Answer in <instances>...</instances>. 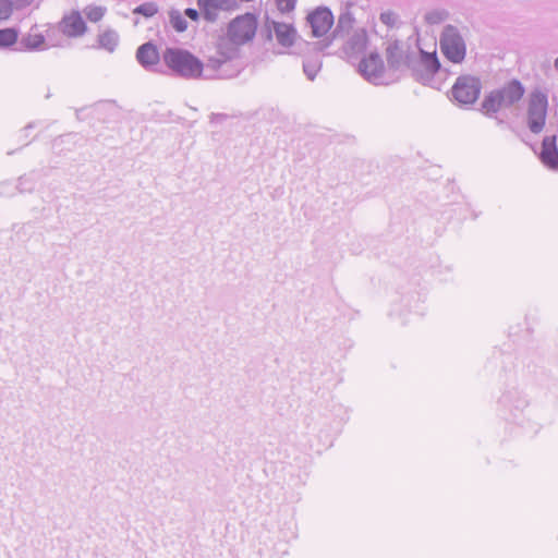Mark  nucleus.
I'll return each mask as SVG.
<instances>
[{
  "instance_id": "nucleus-1",
  "label": "nucleus",
  "mask_w": 558,
  "mask_h": 558,
  "mask_svg": "<svg viewBox=\"0 0 558 558\" xmlns=\"http://www.w3.org/2000/svg\"><path fill=\"white\" fill-rule=\"evenodd\" d=\"M498 405L502 417L508 423L526 428L532 433L538 430V425L527 417L530 400L518 386L507 387L498 400Z\"/></svg>"
},
{
  "instance_id": "nucleus-2",
  "label": "nucleus",
  "mask_w": 558,
  "mask_h": 558,
  "mask_svg": "<svg viewBox=\"0 0 558 558\" xmlns=\"http://www.w3.org/2000/svg\"><path fill=\"white\" fill-rule=\"evenodd\" d=\"M525 93L523 84L518 78H512L507 82L502 87L490 90L485 95L482 104V112L490 118L497 119L498 123H504V120L497 118V113L501 108H510L519 102Z\"/></svg>"
},
{
  "instance_id": "nucleus-3",
  "label": "nucleus",
  "mask_w": 558,
  "mask_h": 558,
  "mask_svg": "<svg viewBox=\"0 0 558 558\" xmlns=\"http://www.w3.org/2000/svg\"><path fill=\"white\" fill-rule=\"evenodd\" d=\"M420 57H414L411 63L412 77L425 85L435 89H439L447 77V70L441 68L436 51L427 52L417 46Z\"/></svg>"
},
{
  "instance_id": "nucleus-4",
  "label": "nucleus",
  "mask_w": 558,
  "mask_h": 558,
  "mask_svg": "<svg viewBox=\"0 0 558 558\" xmlns=\"http://www.w3.org/2000/svg\"><path fill=\"white\" fill-rule=\"evenodd\" d=\"M165 64L183 78H204L205 66L196 56L183 48L168 47L162 53Z\"/></svg>"
},
{
  "instance_id": "nucleus-5",
  "label": "nucleus",
  "mask_w": 558,
  "mask_h": 558,
  "mask_svg": "<svg viewBox=\"0 0 558 558\" xmlns=\"http://www.w3.org/2000/svg\"><path fill=\"white\" fill-rule=\"evenodd\" d=\"M548 97L543 90L536 88L531 92L527 104L526 124L529 130L538 134L546 122Z\"/></svg>"
},
{
  "instance_id": "nucleus-6",
  "label": "nucleus",
  "mask_w": 558,
  "mask_h": 558,
  "mask_svg": "<svg viewBox=\"0 0 558 558\" xmlns=\"http://www.w3.org/2000/svg\"><path fill=\"white\" fill-rule=\"evenodd\" d=\"M440 49L442 54L452 63H461L466 54V46L459 29L448 24L440 34Z\"/></svg>"
},
{
  "instance_id": "nucleus-7",
  "label": "nucleus",
  "mask_w": 558,
  "mask_h": 558,
  "mask_svg": "<svg viewBox=\"0 0 558 558\" xmlns=\"http://www.w3.org/2000/svg\"><path fill=\"white\" fill-rule=\"evenodd\" d=\"M482 90L480 77L464 74L457 77L451 87L452 99L460 106H471L478 99Z\"/></svg>"
},
{
  "instance_id": "nucleus-8",
  "label": "nucleus",
  "mask_w": 558,
  "mask_h": 558,
  "mask_svg": "<svg viewBox=\"0 0 558 558\" xmlns=\"http://www.w3.org/2000/svg\"><path fill=\"white\" fill-rule=\"evenodd\" d=\"M354 22L355 19L353 14L348 9L343 10L338 17L337 25L332 31L331 36L318 41H304L303 50H306L307 52H315L316 54L325 51V49L331 45L333 39L343 38L349 35L350 31L353 28Z\"/></svg>"
},
{
  "instance_id": "nucleus-9",
  "label": "nucleus",
  "mask_w": 558,
  "mask_h": 558,
  "mask_svg": "<svg viewBox=\"0 0 558 558\" xmlns=\"http://www.w3.org/2000/svg\"><path fill=\"white\" fill-rule=\"evenodd\" d=\"M257 28V20L253 13H245L233 19L228 26L231 43L243 45L253 39Z\"/></svg>"
},
{
  "instance_id": "nucleus-10",
  "label": "nucleus",
  "mask_w": 558,
  "mask_h": 558,
  "mask_svg": "<svg viewBox=\"0 0 558 558\" xmlns=\"http://www.w3.org/2000/svg\"><path fill=\"white\" fill-rule=\"evenodd\" d=\"M242 71L239 60L223 62L218 59H208L205 66V80H227L238 76Z\"/></svg>"
},
{
  "instance_id": "nucleus-11",
  "label": "nucleus",
  "mask_w": 558,
  "mask_h": 558,
  "mask_svg": "<svg viewBox=\"0 0 558 558\" xmlns=\"http://www.w3.org/2000/svg\"><path fill=\"white\" fill-rule=\"evenodd\" d=\"M414 57L415 51L410 47L404 50L398 40L390 43L386 49L387 64L392 71H399L403 66L410 70Z\"/></svg>"
},
{
  "instance_id": "nucleus-12",
  "label": "nucleus",
  "mask_w": 558,
  "mask_h": 558,
  "mask_svg": "<svg viewBox=\"0 0 558 558\" xmlns=\"http://www.w3.org/2000/svg\"><path fill=\"white\" fill-rule=\"evenodd\" d=\"M307 23L312 28L314 37H323L333 25V14L327 7H319L311 12L307 16Z\"/></svg>"
},
{
  "instance_id": "nucleus-13",
  "label": "nucleus",
  "mask_w": 558,
  "mask_h": 558,
  "mask_svg": "<svg viewBox=\"0 0 558 558\" xmlns=\"http://www.w3.org/2000/svg\"><path fill=\"white\" fill-rule=\"evenodd\" d=\"M385 70L384 61L378 52H371L363 58L359 64V71L364 78L371 83L377 84Z\"/></svg>"
},
{
  "instance_id": "nucleus-14",
  "label": "nucleus",
  "mask_w": 558,
  "mask_h": 558,
  "mask_svg": "<svg viewBox=\"0 0 558 558\" xmlns=\"http://www.w3.org/2000/svg\"><path fill=\"white\" fill-rule=\"evenodd\" d=\"M538 157L546 168L554 171L558 170V147L556 135L545 136L543 138Z\"/></svg>"
},
{
  "instance_id": "nucleus-15",
  "label": "nucleus",
  "mask_w": 558,
  "mask_h": 558,
  "mask_svg": "<svg viewBox=\"0 0 558 558\" xmlns=\"http://www.w3.org/2000/svg\"><path fill=\"white\" fill-rule=\"evenodd\" d=\"M61 32L68 37H80L85 34L87 26L78 11L65 15L59 23Z\"/></svg>"
},
{
  "instance_id": "nucleus-16",
  "label": "nucleus",
  "mask_w": 558,
  "mask_h": 558,
  "mask_svg": "<svg viewBox=\"0 0 558 558\" xmlns=\"http://www.w3.org/2000/svg\"><path fill=\"white\" fill-rule=\"evenodd\" d=\"M159 59L157 47L151 41L141 45L136 50V60L146 70L156 65Z\"/></svg>"
},
{
  "instance_id": "nucleus-17",
  "label": "nucleus",
  "mask_w": 558,
  "mask_h": 558,
  "mask_svg": "<svg viewBox=\"0 0 558 558\" xmlns=\"http://www.w3.org/2000/svg\"><path fill=\"white\" fill-rule=\"evenodd\" d=\"M367 45V34L364 29L354 32L343 46L344 52L349 57H359L364 53Z\"/></svg>"
},
{
  "instance_id": "nucleus-18",
  "label": "nucleus",
  "mask_w": 558,
  "mask_h": 558,
  "mask_svg": "<svg viewBox=\"0 0 558 558\" xmlns=\"http://www.w3.org/2000/svg\"><path fill=\"white\" fill-rule=\"evenodd\" d=\"M278 43L283 47H291L295 38V28L286 23L271 21Z\"/></svg>"
},
{
  "instance_id": "nucleus-19",
  "label": "nucleus",
  "mask_w": 558,
  "mask_h": 558,
  "mask_svg": "<svg viewBox=\"0 0 558 558\" xmlns=\"http://www.w3.org/2000/svg\"><path fill=\"white\" fill-rule=\"evenodd\" d=\"M45 45V37L41 34H27L23 36L20 40L17 39V46L15 50L17 51H35L43 49Z\"/></svg>"
},
{
  "instance_id": "nucleus-20",
  "label": "nucleus",
  "mask_w": 558,
  "mask_h": 558,
  "mask_svg": "<svg viewBox=\"0 0 558 558\" xmlns=\"http://www.w3.org/2000/svg\"><path fill=\"white\" fill-rule=\"evenodd\" d=\"M95 111L98 114L99 119L102 114H105L106 117L102 120L108 122L118 118L120 114L119 107L113 100H105L96 104Z\"/></svg>"
},
{
  "instance_id": "nucleus-21",
  "label": "nucleus",
  "mask_w": 558,
  "mask_h": 558,
  "mask_svg": "<svg viewBox=\"0 0 558 558\" xmlns=\"http://www.w3.org/2000/svg\"><path fill=\"white\" fill-rule=\"evenodd\" d=\"M199 11L203 14V17L207 22H215L218 17L217 11L219 10V4L217 0H196Z\"/></svg>"
},
{
  "instance_id": "nucleus-22",
  "label": "nucleus",
  "mask_w": 558,
  "mask_h": 558,
  "mask_svg": "<svg viewBox=\"0 0 558 558\" xmlns=\"http://www.w3.org/2000/svg\"><path fill=\"white\" fill-rule=\"evenodd\" d=\"M119 43V35L116 31L108 29L98 35V45L100 48L113 52Z\"/></svg>"
},
{
  "instance_id": "nucleus-23",
  "label": "nucleus",
  "mask_w": 558,
  "mask_h": 558,
  "mask_svg": "<svg viewBox=\"0 0 558 558\" xmlns=\"http://www.w3.org/2000/svg\"><path fill=\"white\" fill-rule=\"evenodd\" d=\"M238 45L231 43V45H228V46H220L217 50V53L216 56L214 57H210L209 59H218V60H222V63L223 62H228V61H235V60H239V48L236 47Z\"/></svg>"
},
{
  "instance_id": "nucleus-24",
  "label": "nucleus",
  "mask_w": 558,
  "mask_h": 558,
  "mask_svg": "<svg viewBox=\"0 0 558 558\" xmlns=\"http://www.w3.org/2000/svg\"><path fill=\"white\" fill-rule=\"evenodd\" d=\"M302 66H303V72L306 75V77L310 81H314L317 73L322 69V60L317 56L316 57H307V58H304Z\"/></svg>"
},
{
  "instance_id": "nucleus-25",
  "label": "nucleus",
  "mask_w": 558,
  "mask_h": 558,
  "mask_svg": "<svg viewBox=\"0 0 558 558\" xmlns=\"http://www.w3.org/2000/svg\"><path fill=\"white\" fill-rule=\"evenodd\" d=\"M19 31L14 27L0 29V49H8L17 46Z\"/></svg>"
},
{
  "instance_id": "nucleus-26",
  "label": "nucleus",
  "mask_w": 558,
  "mask_h": 558,
  "mask_svg": "<svg viewBox=\"0 0 558 558\" xmlns=\"http://www.w3.org/2000/svg\"><path fill=\"white\" fill-rule=\"evenodd\" d=\"M37 173L35 171L19 178L16 190L20 193L32 192L36 185Z\"/></svg>"
},
{
  "instance_id": "nucleus-27",
  "label": "nucleus",
  "mask_w": 558,
  "mask_h": 558,
  "mask_svg": "<svg viewBox=\"0 0 558 558\" xmlns=\"http://www.w3.org/2000/svg\"><path fill=\"white\" fill-rule=\"evenodd\" d=\"M169 21L173 29L178 33H183L187 28V22L183 17L182 13L177 9L169 11Z\"/></svg>"
},
{
  "instance_id": "nucleus-28",
  "label": "nucleus",
  "mask_w": 558,
  "mask_h": 558,
  "mask_svg": "<svg viewBox=\"0 0 558 558\" xmlns=\"http://www.w3.org/2000/svg\"><path fill=\"white\" fill-rule=\"evenodd\" d=\"M449 17L446 9H434L425 13L424 20L429 25H437L445 22Z\"/></svg>"
},
{
  "instance_id": "nucleus-29",
  "label": "nucleus",
  "mask_w": 558,
  "mask_h": 558,
  "mask_svg": "<svg viewBox=\"0 0 558 558\" xmlns=\"http://www.w3.org/2000/svg\"><path fill=\"white\" fill-rule=\"evenodd\" d=\"M158 12V5L155 2H144L137 5L134 10V14H140L145 17H151Z\"/></svg>"
},
{
  "instance_id": "nucleus-30",
  "label": "nucleus",
  "mask_w": 558,
  "mask_h": 558,
  "mask_svg": "<svg viewBox=\"0 0 558 558\" xmlns=\"http://www.w3.org/2000/svg\"><path fill=\"white\" fill-rule=\"evenodd\" d=\"M105 11L106 10L101 7H87L85 14L90 22H98L102 19Z\"/></svg>"
},
{
  "instance_id": "nucleus-31",
  "label": "nucleus",
  "mask_w": 558,
  "mask_h": 558,
  "mask_svg": "<svg viewBox=\"0 0 558 558\" xmlns=\"http://www.w3.org/2000/svg\"><path fill=\"white\" fill-rule=\"evenodd\" d=\"M16 185L13 182L4 181L0 183V195L11 197L16 193Z\"/></svg>"
},
{
  "instance_id": "nucleus-32",
  "label": "nucleus",
  "mask_w": 558,
  "mask_h": 558,
  "mask_svg": "<svg viewBox=\"0 0 558 558\" xmlns=\"http://www.w3.org/2000/svg\"><path fill=\"white\" fill-rule=\"evenodd\" d=\"M277 8L282 13H289L295 9L296 0H275Z\"/></svg>"
},
{
  "instance_id": "nucleus-33",
  "label": "nucleus",
  "mask_w": 558,
  "mask_h": 558,
  "mask_svg": "<svg viewBox=\"0 0 558 558\" xmlns=\"http://www.w3.org/2000/svg\"><path fill=\"white\" fill-rule=\"evenodd\" d=\"M11 15V1L0 0V21L8 20Z\"/></svg>"
},
{
  "instance_id": "nucleus-34",
  "label": "nucleus",
  "mask_w": 558,
  "mask_h": 558,
  "mask_svg": "<svg viewBox=\"0 0 558 558\" xmlns=\"http://www.w3.org/2000/svg\"><path fill=\"white\" fill-rule=\"evenodd\" d=\"M29 228H33L32 223L31 222H27V223H24V225H14L13 226V230H15V234L16 236L22 240V241H26L27 240V233H26V229H29Z\"/></svg>"
},
{
  "instance_id": "nucleus-35",
  "label": "nucleus",
  "mask_w": 558,
  "mask_h": 558,
  "mask_svg": "<svg viewBox=\"0 0 558 558\" xmlns=\"http://www.w3.org/2000/svg\"><path fill=\"white\" fill-rule=\"evenodd\" d=\"M11 1V14L14 10H23L31 5L33 0H10Z\"/></svg>"
},
{
  "instance_id": "nucleus-36",
  "label": "nucleus",
  "mask_w": 558,
  "mask_h": 558,
  "mask_svg": "<svg viewBox=\"0 0 558 558\" xmlns=\"http://www.w3.org/2000/svg\"><path fill=\"white\" fill-rule=\"evenodd\" d=\"M184 16L191 21L197 22L199 20L201 13L196 9L187 8L184 10Z\"/></svg>"
},
{
  "instance_id": "nucleus-37",
  "label": "nucleus",
  "mask_w": 558,
  "mask_h": 558,
  "mask_svg": "<svg viewBox=\"0 0 558 558\" xmlns=\"http://www.w3.org/2000/svg\"><path fill=\"white\" fill-rule=\"evenodd\" d=\"M228 118H229V116L227 113H211L210 114V122L211 123H222Z\"/></svg>"
},
{
  "instance_id": "nucleus-38",
  "label": "nucleus",
  "mask_w": 558,
  "mask_h": 558,
  "mask_svg": "<svg viewBox=\"0 0 558 558\" xmlns=\"http://www.w3.org/2000/svg\"><path fill=\"white\" fill-rule=\"evenodd\" d=\"M393 17H395V14L391 12H384L380 14V21L387 25H391L393 23V21H395Z\"/></svg>"
},
{
  "instance_id": "nucleus-39",
  "label": "nucleus",
  "mask_w": 558,
  "mask_h": 558,
  "mask_svg": "<svg viewBox=\"0 0 558 558\" xmlns=\"http://www.w3.org/2000/svg\"><path fill=\"white\" fill-rule=\"evenodd\" d=\"M219 4V10H228L235 4V0H217Z\"/></svg>"
},
{
  "instance_id": "nucleus-40",
  "label": "nucleus",
  "mask_w": 558,
  "mask_h": 558,
  "mask_svg": "<svg viewBox=\"0 0 558 558\" xmlns=\"http://www.w3.org/2000/svg\"><path fill=\"white\" fill-rule=\"evenodd\" d=\"M35 128V123L34 122H29L27 125H25L22 130H21V135L20 137L23 138V140H26L28 137V131L29 130H33Z\"/></svg>"
},
{
  "instance_id": "nucleus-41",
  "label": "nucleus",
  "mask_w": 558,
  "mask_h": 558,
  "mask_svg": "<svg viewBox=\"0 0 558 558\" xmlns=\"http://www.w3.org/2000/svg\"><path fill=\"white\" fill-rule=\"evenodd\" d=\"M266 33L267 39H271V29L269 27H267Z\"/></svg>"
},
{
  "instance_id": "nucleus-42",
  "label": "nucleus",
  "mask_w": 558,
  "mask_h": 558,
  "mask_svg": "<svg viewBox=\"0 0 558 558\" xmlns=\"http://www.w3.org/2000/svg\"><path fill=\"white\" fill-rule=\"evenodd\" d=\"M554 65H555V69L558 71V58L555 60Z\"/></svg>"
},
{
  "instance_id": "nucleus-43",
  "label": "nucleus",
  "mask_w": 558,
  "mask_h": 558,
  "mask_svg": "<svg viewBox=\"0 0 558 558\" xmlns=\"http://www.w3.org/2000/svg\"><path fill=\"white\" fill-rule=\"evenodd\" d=\"M50 97H51V94H50V92L48 90V93L46 94L45 98H46V99H48V98H50Z\"/></svg>"
}]
</instances>
